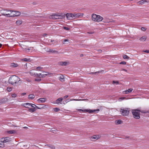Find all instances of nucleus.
<instances>
[{"instance_id": "57", "label": "nucleus", "mask_w": 149, "mask_h": 149, "mask_svg": "<svg viewBox=\"0 0 149 149\" xmlns=\"http://www.w3.org/2000/svg\"><path fill=\"white\" fill-rule=\"evenodd\" d=\"M33 71L32 72V74H34V72H33V70H32Z\"/></svg>"}, {"instance_id": "48", "label": "nucleus", "mask_w": 149, "mask_h": 149, "mask_svg": "<svg viewBox=\"0 0 149 149\" xmlns=\"http://www.w3.org/2000/svg\"><path fill=\"white\" fill-rule=\"evenodd\" d=\"M42 68L40 67H38L37 68V69L38 70H40L42 69Z\"/></svg>"}, {"instance_id": "26", "label": "nucleus", "mask_w": 149, "mask_h": 149, "mask_svg": "<svg viewBox=\"0 0 149 149\" xmlns=\"http://www.w3.org/2000/svg\"><path fill=\"white\" fill-rule=\"evenodd\" d=\"M146 39V36H143L141 37L140 39L139 40L141 41H144Z\"/></svg>"}, {"instance_id": "46", "label": "nucleus", "mask_w": 149, "mask_h": 149, "mask_svg": "<svg viewBox=\"0 0 149 149\" xmlns=\"http://www.w3.org/2000/svg\"><path fill=\"white\" fill-rule=\"evenodd\" d=\"M41 80V79H35V81H38V82L40 81Z\"/></svg>"}, {"instance_id": "36", "label": "nucleus", "mask_w": 149, "mask_h": 149, "mask_svg": "<svg viewBox=\"0 0 149 149\" xmlns=\"http://www.w3.org/2000/svg\"><path fill=\"white\" fill-rule=\"evenodd\" d=\"M123 58L124 59H128L129 57L126 55H125L123 56Z\"/></svg>"}, {"instance_id": "27", "label": "nucleus", "mask_w": 149, "mask_h": 149, "mask_svg": "<svg viewBox=\"0 0 149 149\" xmlns=\"http://www.w3.org/2000/svg\"><path fill=\"white\" fill-rule=\"evenodd\" d=\"M7 132L9 134H12L16 133V131L14 130H10L8 131Z\"/></svg>"}, {"instance_id": "53", "label": "nucleus", "mask_w": 149, "mask_h": 149, "mask_svg": "<svg viewBox=\"0 0 149 149\" xmlns=\"http://www.w3.org/2000/svg\"><path fill=\"white\" fill-rule=\"evenodd\" d=\"M88 33L89 34H93V32H90Z\"/></svg>"}, {"instance_id": "45", "label": "nucleus", "mask_w": 149, "mask_h": 149, "mask_svg": "<svg viewBox=\"0 0 149 149\" xmlns=\"http://www.w3.org/2000/svg\"><path fill=\"white\" fill-rule=\"evenodd\" d=\"M141 29L143 31H145L146 30V28L145 27H142L141 28Z\"/></svg>"}, {"instance_id": "14", "label": "nucleus", "mask_w": 149, "mask_h": 149, "mask_svg": "<svg viewBox=\"0 0 149 149\" xmlns=\"http://www.w3.org/2000/svg\"><path fill=\"white\" fill-rule=\"evenodd\" d=\"M30 105L31 103H26L22 104L21 105L24 107L26 108H29L30 107Z\"/></svg>"}, {"instance_id": "9", "label": "nucleus", "mask_w": 149, "mask_h": 149, "mask_svg": "<svg viewBox=\"0 0 149 149\" xmlns=\"http://www.w3.org/2000/svg\"><path fill=\"white\" fill-rule=\"evenodd\" d=\"M20 12L19 11L12 10L11 17L17 16L20 15Z\"/></svg>"}, {"instance_id": "58", "label": "nucleus", "mask_w": 149, "mask_h": 149, "mask_svg": "<svg viewBox=\"0 0 149 149\" xmlns=\"http://www.w3.org/2000/svg\"><path fill=\"white\" fill-rule=\"evenodd\" d=\"M35 4V2L33 3V4Z\"/></svg>"}, {"instance_id": "1", "label": "nucleus", "mask_w": 149, "mask_h": 149, "mask_svg": "<svg viewBox=\"0 0 149 149\" xmlns=\"http://www.w3.org/2000/svg\"><path fill=\"white\" fill-rule=\"evenodd\" d=\"M19 80V79L18 77L14 75L10 77L8 82L12 85H13L17 83Z\"/></svg>"}, {"instance_id": "17", "label": "nucleus", "mask_w": 149, "mask_h": 149, "mask_svg": "<svg viewBox=\"0 0 149 149\" xmlns=\"http://www.w3.org/2000/svg\"><path fill=\"white\" fill-rule=\"evenodd\" d=\"M100 138V136L99 135H94L92 136L91 138V139H95V140H97Z\"/></svg>"}, {"instance_id": "40", "label": "nucleus", "mask_w": 149, "mask_h": 149, "mask_svg": "<svg viewBox=\"0 0 149 149\" xmlns=\"http://www.w3.org/2000/svg\"><path fill=\"white\" fill-rule=\"evenodd\" d=\"M104 22L108 23L110 22V20L109 19H106V20L105 21H104Z\"/></svg>"}, {"instance_id": "42", "label": "nucleus", "mask_w": 149, "mask_h": 149, "mask_svg": "<svg viewBox=\"0 0 149 149\" xmlns=\"http://www.w3.org/2000/svg\"><path fill=\"white\" fill-rule=\"evenodd\" d=\"M48 42H49V45H51L52 44H51V43H50V42H53L54 41V40H48Z\"/></svg>"}, {"instance_id": "28", "label": "nucleus", "mask_w": 149, "mask_h": 149, "mask_svg": "<svg viewBox=\"0 0 149 149\" xmlns=\"http://www.w3.org/2000/svg\"><path fill=\"white\" fill-rule=\"evenodd\" d=\"M59 79L61 81H64V76L62 75H61L59 77Z\"/></svg>"}, {"instance_id": "8", "label": "nucleus", "mask_w": 149, "mask_h": 149, "mask_svg": "<svg viewBox=\"0 0 149 149\" xmlns=\"http://www.w3.org/2000/svg\"><path fill=\"white\" fill-rule=\"evenodd\" d=\"M53 74L51 73H50L47 72H44L43 74L40 73V75H41L40 77V78L45 77L47 76H49V77H51L52 75Z\"/></svg>"}, {"instance_id": "4", "label": "nucleus", "mask_w": 149, "mask_h": 149, "mask_svg": "<svg viewBox=\"0 0 149 149\" xmlns=\"http://www.w3.org/2000/svg\"><path fill=\"white\" fill-rule=\"evenodd\" d=\"M130 111L129 108H122L120 109V111L123 116H127L129 113Z\"/></svg>"}, {"instance_id": "30", "label": "nucleus", "mask_w": 149, "mask_h": 149, "mask_svg": "<svg viewBox=\"0 0 149 149\" xmlns=\"http://www.w3.org/2000/svg\"><path fill=\"white\" fill-rule=\"evenodd\" d=\"M35 108H30L29 109L28 111L29 112H33L35 111Z\"/></svg>"}, {"instance_id": "43", "label": "nucleus", "mask_w": 149, "mask_h": 149, "mask_svg": "<svg viewBox=\"0 0 149 149\" xmlns=\"http://www.w3.org/2000/svg\"><path fill=\"white\" fill-rule=\"evenodd\" d=\"M63 28L64 29L67 30H69L70 29L69 28H68V27H65V26L63 27Z\"/></svg>"}, {"instance_id": "19", "label": "nucleus", "mask_w": 149, "mask_h": 149, "mask_svg": "<svg viewBox=\"0 0 149 149\" xmlns=\"http://www.w3.org/2000/svg\"><path fill=\"white\" fill-rule=\"evenodd\" d=\"M32 71H31L30 72V74H31V75L33 76H35L38 77H40L41 76V75H40V74H38L37 73H34L33 74H31L32 72Z\"/></svg>"}, {"instance_id": "51", "label": "nucleus", "mask_w": 149, "mask_h": 149, "mask_svg": "<svg viewBox=\"0 0 149 149\" xmlns=\"http://www.w3.org/2000/svg\"><path fill=\"white\" fill-rule=\"evenodd\" d=\"M122 70H123V71H125V72H127V70H126L125 69H123Z\"/></svg>"}, {"instance_id": "13", "label": "nucleus", "mask_w": 149, "mask_h": 149, "mask_svg": "<svg viewBox=\"0 0 149 149\" xmlns=\"http://www.w3.org/2000/svg\"><path fill=\"white\" fill-rule=\"evenodd\" d=\"M68 102H69L70 101H88V99H68Z\"/></svg>"}, {"instance_id": "11", "label": "nucleus", "mask_w": 149, "mask_h": 149, "mask_svg": "<svg viewBox=\"0 0 149 149\" xmlns=\"http://www.w3.org/2000/svg\"><path fill=\"white\" fill-rule=\"evenodd\" d=\"M65 14H59L55 15V16L56 17H55L56 19H61L63 18L65 16Z\"/></svg>"}, {"instance_id": "59", "label": "nucleus", "mask_w": 149, "mask_h": 149, "mask_svg": "<svg viewBox=\"0 0 149 149\" xmlns=\"http://www.w3.org/2000/svg\"><path fill=\"white\" fill-rule=\"evenodd\" d=\"M28 81H29V82L30 81L29 80H28Z\"/></svg>"}, {"instance_id": "29", "label": "nucleus", "mask_w": 149, "mask_h": 149, "mask_svg": "<svg viewBox=\"0 0 149 149\" xmlns=\"http://www.w3.org/2000/svg\"><path fill=\"white\" fill-rule=\"evenodd\" d=\"M30 107H31L33 108H35V109H36V108H37L38 109H40V108H39L38 107H37L35 105L32 104H31V103Z\"/></svg>"}, {"instance_id": "18", "label": "nucleus", "mask_w": 149, "mask_h": 149, "mask_svg": "<svg viewBox=\"0 0 149 149\" xmlns=\"http://www.w3.org/2000/svg\"><path fill=\"white\" fill-rule=\"evenodd\" d=\"M148 1L147 0H142L138 2L139 4H143L145 3H148Z\"/></svg>"}, {"instance_id": "21", "label": "nucleus", "mask_w": 149, "mask_h": 149, "mask_svg": "<svg viewBox=\"0 0 149 149\" xmlns=\"http://www.w3.org/2000/svg\"><path fill=\"white\" fill-rule=\"evenodd\" d=\"M35 95L33 94H30L29 95L28 98L29 100H32L35 98Z\"/></svg>"}, {"instance_id": "15", "label": "nucleus", "mask_w": 149, "mask_h": 149, "mask_svg": "<svg viewBox=\"0 0 149 149\" xmlns=\"http://www.w3.org/2000/svg\"><path fill=\"white\" fill-rule=\"evenodd\" d=\"M46 101V99L45 98H40L37 100L38 102L40 103H43L45 102Z\"/></svg>"}, {"instance_id": "6", "label": "nucleus", "mask_w": 149, "mask_h": 149, "mask_svg": "<svg viewBox=\"0 0 149 149\" xmlns=\"http://www.w3.org/2000/svg\"><path fill=\"white\" fill-rule=\"evenodd\" d=\"M77 111H82V112H88L89 113H93L96 111L98 112L99 111V110L98 109H93V110H91L90 109H77Z\"/></svg>"}, {"instance_id": "54", "label": "nucleus", "mask_w": 149, "mask_h": 149, "mask_svg": "<svg viewBox=\"0 0 149 149\" xmlns=\"http://www.w3.org/2000/svg\"><path fill=\"white\" fill-rule=\"evenodd\" d=\"M67 103V102H63V103L62 104H65Z\"/></svg>"}, {"instance_id": "23", "label": "nucleus", "mask_w": 149, "mask_h": 149, "mask_svg": "<svg viewBox=\"0 0 149 149\" xmlns=\"http://www.w3.org/2000/svg\"><path fill=\"white\" fill-rule=\"evenodd\" d=\"M47 52H50L52 53H58V52L55 50L49 49L47 51Z\"/></svg>"}, {"instance_id": "47", "label": "nucleus", "mask_w": 149, "mask_h": 149, "mask_svg": "<svg viewBox=\"0 0 149 149\" xmlns=\"http://www.w3.org/2000/svg\"><path fill=\"white\" fill-rule=\"evenodd\" d=\"M120 64L125 65L126 64V63L125 62L123 61V62H120Z\"/></svg>"}, {"instance_id": "31", "label": "nucleus", "mask_w": 149, "mask_h": 149, "mask_svg": "<svg viewBox=\"0 0 149 149\" xmlns=\"http://www.w3.org/2000/svg\"><path fill=\"white\" fill-rule=\"evenodd\" d=\"M67 63L66 62H61L60 63V64L62 65H67Z\"/></svg>"}, {"instance_id": "10", "label": "nucleus", "mask_w": 149, "mask_h": 149, "mask_svg": "<svg viewBox=\"0 0 149 149\" xmlns=\"http://www.w3.org/2000/svg\"><path fill=\"white\" fill-rule=\"evenodd\" d=\"M10 141V139L9 137L2 138L1 139V142L6 143L9 142Z\"/></svg>"}, {"instance_id": "56", "label": "nucleus", "mask_w": 149, "mask_h": 149, "mask_svg": "<svg viewBox=\"0 0 149 149\" xmlns=\"http://www.w3.org/2000/svg\"><path fill=\"white\" fill-rule=\"evenodd\" d=\"M2 45L1 44H0V48L1 47Z\"/></svg>"}, {"instance_id": "2", "label": "nucleus", "mask_w": 149, "mask_h": 149, "mask_svg": "<svg viewBox=\"0 0 149 149\" xmlns=\"http://www.w3.org/2000/svg\"><path fill=\"white\" fill-rule=\"evenodd\" d=\"M81 14L78 13H74L72 14L71 13H68L66 16L67 19H71L73 18H75L78 17L81 15Z\"/></svg>"}, {"instance_id": "33", "label": "nucleus", "mask_w": 149, "mask_h": 149, "mask_svg": "<svg viewBox=\"0 0 149 149\" xmlns=\"http://www.w3.org/2000/svg\"><path fill=\"white\" fill-rule=\"evenodd\" d=\"M12 88L10 87H8L7 88V91L8 92H9L11 91L12 90Z\"/></svg>"}, {"instance_id": "50", "label": "nucleus", "mask_w": 149, "mask_h": 149, "mask_svg": "<svg viewBox=\"0 0 149 149\" xmlns=\"http://www.w3.org/2000/svg\"><path fill=\"white\" fill-rule=\"evenodd\" d=\"M26 94V93H24L21 94V95L22 96H24V95H25Z\"/></svg>"}, {"instance_id": "24", "label": "nucleus", "mask_w": 149, "mask_h": 149, "mask_svg": "<svg viewBox=\"0 0 149 149\" xmlns=\"http://www.w3.org/2000/svg\"><path fill=\"white\" fill-rule=\"evenodd\" d=\"M18 66L19 65L18 64L14 63H12L10 65V66L13 67H18Z\"/></svg>"}, {"instance_id": "5", "label": "nucleus", "mask_w": 149, "mask_h": 149, "mask_svg": "<svg viewBox=\"0 0 149 149\" xmlns=\"http://www.w3.org/2000/svg\"><path fill=\"white\" fill-rule=\"evenodd\" d=\"M140 111L136 109L133 110L132 111V112L134 118L136 119L140 118Z\"/></svg>"}, {"instance_id": "32", "label": "nucleus", "mask_w": 149, "mask_h": 149, "mask_svg": "<svg viewBox=\"0 0 149 149\" xmlns=\"http://www.w3.org/2000/svg\"><path fill=\"white\" fill-rule=\"evenodd\" d=\"M21 60L22 61H29V60H30V59H28L27 58H24L23 59H22Z\"/></svg>"}, {"instance_id": "22", "label": "nucleus", "mask_w": 149, "mask_h": 149, "mask_svg": "<svg viewBox=\"0 0 149 149\" xmlns=\"http://www.w3.org/2000/svg\"><path fill=\"white\" fill-rule=\"evenodd\" d=\"M22 22V21L21 20H17L16 22V24L17 25H20Z\"/></svg>"}, {"instance_id": "12", "label": "nucleus", "mask_w": 149, "mask_h": 149, "mask_svg": "<svg viewBox=\"0 0 149 149\" xmlns=\"http://www.w3.org/2000/svg\"><path fill=\"white\" fill-rule=\"evenodd\" d=\"M63 98L62 97H60L57 99L55 101V103L57 104H62L61 102L62 101Z\"/></svg>"}, {"instance_id": "49", "label": "nucleus", "mask_w": 149, "mask_h": 149, "mask_svg": "<svg viewBox=\"0 0 149 149\" xmlns=\"http://www.w3.org/2000/svg\"><path fill=\"white\" fill-rule=\"evenodd\" d=\"M68 97V95H66L63 98L64 99Z\"/></svg>"}, {"instance_id": "25", "label": "nucleus", "mask_w": 149, "mask_h": 149, "mask_svg": "<svg viewBox=\"0 0 149 149\" xmlns=\"http://www.w3.org/2000/svg\"><path fill=\"white\" fill-rule=\"evenodd\" d=\"M123 123L122 121L121 120H116L115 121V124L116 125H119L122 124Z\"/></svg>"}, {"instance_id": "34", "label": "nucleus", "mask_w": 149, "mask_h": 149, "mask_svg": "<svg viewBox=\"0 0 149 149\" xmlns=\"http://www.w3.org/2000/svg\"><path fill=\"white\" fill-rule=\"evenodd\" d=\"M11 96L12 98H15L17 97V95L16 93H13L12 95Z\"/></svg>"}, {"instance_id": "16", "label": "nucleus", "mask_w": 149, "mask_h": 149, "mask_svg": "<svg viewBox=\"0 0 149 149\" xmlns=\"http://www.w3.org/2000/svg\"><path fill=\"white\" fill-rule=\"evenodd\" d=\"M133 89L132 88H130L128 90H125L123 92V93L124 94H127L131 93L133 91Z\"/></svg>"}, {"instance_id": "20", "label": "nucleus", "mask_w": 149, "mask_h": 149, "mask_svg": "<svg viewBox=\"0 0 149 149\" xmlns=\"http://www.w3.org/2000/svg\"><path fill=\"white\" fill-rule=\"evenodd\" d=\"M70 43V40L68 39H65L63 42V44L64 45H68Z\"/></svg>"}, {"instance_id": "37", "label": "nucleus", "mask_w": 149, "mask_h": 149, "mask_svg": "<svg viewBox=\"0 0 149 149\" xmlns=\"http://www.w3.org/2000/svg\"><path fill=\"white\" fill-rule=\"evenodd\" d=\"M125 98L124 97H120L119 98L118 100L119 102H121Z\"/></svg>"}, {"instance_id": "3", "label": "nucleus", "mask_w": 149, "mask_h": 149, "mask_svg": "<svg viewBox=\"0 0 149 149\" xmlns=\"http://www.w3.org/2000/svg\"><path fill=\"white\" fill-rule=\"evenodd\" d=\"M92 20L95 22H100L103 19L100 16L94 14L92 15Z\"/></svg>"}, {"instance_id": "41", "label": "nucleus", "mask_w": 149, "mask_h": 149, "mask_svg": "<svg viewBox=\"0 0 149 149\" xmlns=\"http://www.w3.org/2000/svg\"><path fill=\"white\" fill-rule=\"evenodd\" d=\"M24 50L25 51V52H29L30 49L29 48H27V49H24Z\"/></svg>"}, {"instance_id": "44", "label": "nucleus", "mask_w": 149, "mask_h": 149, "mask_svg": "<svg viewBox=\"0 0 149 149\" xmlns=\"http://www.w3.org/2000/svg\"><path fill=\"white\" fill-rule=\"evenodd\" d=\"M143 52L147 53H149V50H143Z\"/></svg>"}, {"instance_id": "38", "label": "nucleus", "mask_w": 149, "mask_h": 149, "mask_svg": "<svg viewBox=\"0 0 149 149\" xmlns=\"http://www.w3.org/2000/svg\"><path fill=\"white\" fill-rule=\"evenodd\" d=\"M54 111H55L56 112L58 111H59L60 109L59 108H56L54 109Z\"/></svg>"}, {"instance_id": "52", "label": "nucleus", "mask_w": 149, "mask_h": 149, "mask_svg": "<svg viewBox=\"0 0 149 149\" xmlns=\"http://www.w3.org/2000/svg\"><path fill=\"white\" fill-rule=\"evenodd\" d=\"M47 34L45 33V34H43V36H47Z\"/></svg>"}, {"instance_id": "55", "label": "nucleus", "mask_w": 149, "mask_h": 149, "mask_svg": "<svg viewBox=\"0 0 149 149\" xmlns=\"http://www.w3.org/2000/svg\"><path fill=\"white\" fill-rule=\"evenodd\" d=\"M98 51L99 52H102V51L101 50H99Z\"/></svg>"}, {"instance_id": "39", "label": "nucleus", "mask_w": 149, "mask_h": 149, "mask_svg": "<svg viewBox=\"0 0 149 149\" xmlns=\"http://www.w3.org/2000/svg\"><path fill=\"white\" fill-rule=\"evenodd\" d=\"M48 146L52 149H54L55 148V147L53 145H49Z\"/></svg>"}, {"instance_id": "7", "label": "nucleus", "mask_w": 149, "mask_h": 149, "mask_svg": "<svg viewBox=\"0 0 149 149\" xmlns=\"http://www.w3.org/2000/svg\"><path fill=\"white\" fill-rule=\"evenodd\" d=\"M3 10H1V11ZM4 10V12L2 13V15H3L5 16L11 17V13L12 10ZM2 12V11H1Z\"/></svg>"}, {"instance_id": "35", "label": "nucleus", "mask_w": 149, "mask_h": 149, "mask_svg": "<svg viewBox=\"0 0 149 149\" xmlns=\"http://www.w3.org/2000/svg\"><path fill=\"white\" fill-rule=\"evenodd\" d=\"M113 84H116L117 85L119 84V82L117 81H113Z\"/></svg>"}]
</instances>
